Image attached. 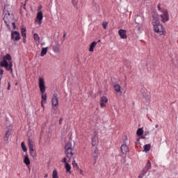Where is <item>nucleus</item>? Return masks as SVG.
I'll use <instances>...</instances> for the list:
<instances>
[{"mask_svg": "<svg viewBox=\"0 0 178 178\" xmlns=\"http://www.w3.org/2000/svg\"><path fill=\"white\" fill-rule=\"evenodd\" d=\"M159 16L161 18V22L163 23H165L169 20V14H168V10H163L161 12L160 15H158L156 13L153 14V19H152V26L154 32L157 33L160 35H163L165 34V27L161 22H159Z\"/></svg>", "mask_w": 178, "mask_h": 178, "instance_id": "f257e3e1", "label": "nucleus"}, {"mask_svg": "<svg viewBox=\"0 0 178 178\" xmlns=\"http://www.w3.org/2000/svg\"><path fill=\"white\" fill-rule=\"evenodd\" d=\"M3 20L7 26V27H10V24L13 26V30L16 29V23L15 22V15L13 14H10L9 12H6L5 15L3 17Z\"/></svg>", "mask_w": 178, "mask_h": 178, "instance_id": "f03ea898", "label": "nucleus"}, {"mask_svg": "<svg viewBox=\"0 0 178 178\" xmlns=\"http://www.w3.org/2000/svg\"><path fill=\"white\" fill-rule=\"evenodd\" d=\"M73 148H74V143L69 142L65 147V154L67 158L69 159L68 162H70V159L72 158L74 159V154H76V152L73 150Z\"/></svg>", "mask_w": 178, "mask_h": 178, "instance_id": "7ed1b4c3", "label": "nucleus"}, {"mask_svg": "<svg viewBox=\"0 0 178 178\" xmlns=\"http://www.w3.org/2000/svg\"><path fill=\"white\" fill-rule=\"evenodd\" d=\"M39 88L42 94V101H44V104H46L47 96V93L44 94V92H45V81L44 80V78L39 79Z\"/></svg>", "mask_w": 178, "mask_h": 178, "instance_id": "20e7f679", "label": "nucleus"}, {"mask_svg": "<svg viewBox=\"0 0 178 178\" xmlns=\"http://www.w3.org/2000/svg\"><path fill=\"white\" fill-rule=\"evenodd\" d=\"M28 145L31 156H32V158H35L37 156V152L34 151V141L29 138L28 140Z\"/></svg>", "mask_w": 178, "mask_h": 178, "instance_id": "39448f33", "label": "nucleus"}, {"mask_svg": "<svg viewBox=\"0 0 178 178\" xmlns=\"http://www.w3.org/2000/svg\"><path fill=\"white\" fill-rule=\"evenodd\" d=\"M42 19H44V14L42 13V11H40L38 13L36 19L35 20V23L38 22V24L41 26V24L42 23Z\"/></svg>", "mask_w": 178, "mask_h": 178, "instance_id": "423d86ee", "label": "nucleus"}, {"mask_svg": "<svg viewBox=\"0 0 178 178\" xmlns=\"http://www.w3.org/2000/svg\"><path fill=\"white\" fill-rule=\"evenodd\" d=\"M149 169H151V162L149 161V160H147L146 166L143 170L142 173L139 175V178H143L144 177V174L147 173V171Z\"/></svg>", "mask_w": 178, "mask_h": 178, "instance_id": "0eeeda50", "label": "nucleus"}, {"mask_svg": "<svg viewBox=\"0 0 178 178\" xmlns=\"http://www.w3.org/2000/svg\"><path fill=\"white\" fill-rule=\"evenodd\" d=\"M12 134V126H8L6 127V136L4 138V141L8 142L9 140V137Z\"/></svg>", "mask_w": 178, "mask_h": 178, "instance_id": "6e6552de", "label": "nucleus"}, {"mask_svg": "<svg viewBox=\"0 0 178 178\" xmlns=\"http://www.w3.org/2000/svg\"><path fill=\"white\" fill-rule=\"evenodd\" d=\"M51 104L53 105V109L56 111L58 109V106L59 105V102L58 100V97L56 96H54L51 99Z\"/></svg>", "mask_w": 178, "mask_h": 178, "instance_id": "1a4fd4ad", "label": "nucleus"}, {"mask_svg": "<svg viewBox=\"0 0 178 178\" xmlns=\"http://www.w3.org/2000/svg\"><path fill=\"white\" fill-rule=\"evenodd\" d=\"M11 38L14 40V41H19V40H20V33L17 31L12 32Z\"/></svg>", "mask_w": 178, "mask_h": 178, "instance_id": "9d476101", "label": "nucleus"}, {"mask_svg": "<svg viewBox=\"0 0 178 178\" xmlns=\"http://www.w3.org/2000/svg\"><path fill=\"white\" fill-rule=\"evenodd\" d=\"M108 103V98L106 97H102L100 98V106L101 108H106V104Z\"/></svg>", "mask_w": 178, "mask_h": 178, "instance_id": "9b49d317", "label": "nucleus"}, {"mask_svg": "<svg viewBox=\"0 0 178 178\" xmlns=\"http://www.w3.org/2000/svg\"><path fill=\"white\" fill-rule=\"evenodd\" d=\"M118 34H119L120 37L122 40H124V39L127 38V34L126 30L120 29V30L118 31Z\"/></svg>", "mask_w": 178, "mask_h": 178, "instance_id": "f8f14e48", "label": "nucleus"}, {"mask_svg": "<svg viewBox=\"0 0 178 178\" xmlns=\"http://www.w3.org/2000/svg\"><path fill=\"white\" fill-rule=\"evenodd\" d=\"M99 143L98 140V134L96 133L92 138V147H95V145H97Z\"/></svg>", "mask_w": 178, "mask_h": 178, "instance_id": "ddd939ff", "label": "nucleus"}, {"mask_svg": "<svg viewBox=\"0 0 178 178\" xmlns=\"http://www.w3.org/2000/svg\"><path fill=\"white\" fill-rule=\"evenodd\" d=\"M121 151L124 155H127V152H129V147H127V145H122Z\"/></svg>", "mask_w": 178, "mask_h": 178, "instance_id": "4468645a", "label": "nucleus"}, {"mask_svg": "<svg viewBox=\"0 0 178 178\" xmlns=\"http://www.w3.org/2000/svg\"><path fill=\"white\" fill-rule=\"evenodd\" d=\"M144 22V18L141 15H136L135 18V22L136 24H141Z\"/></svg>", "mask_w": 178, "mask_h": 178, "instance_id": "2eb2a0df", "label": "nucleus"}, {"mask_svg": "<svg viewBox=\"0 0 178 178\" xmlns=\"http://www.w3.org/2000/svg\"><path fill=\"white\" fill-rule=\"evenodd\" d=\"M97 44H98V42L94 41L92 42L90 45V47H89V52H94V48H95V47H97Z\"/></svg>", "mask_w": 178, "mask_h": 178, "instance_id": "dca6fc26", "label": "nucleus"}, {"mask_svg": "<svg viewBox=\"0 0 178 178\" xmlns=\"http://www.w3.org/2000/svg\"><path fill=\"white\" fill-rule=\"evenodd\" d=\"M114 90L116 92H119L120 95H122V87L120 85L117 84L114 86Z\"/></svg>", "mask_w": 178, "mask_h": 178, "instance_id": "f3484780", "label": "nucleus"}, {"mask_svg": "<svg viewBox=\"0 0 178 178\" xmlns=\"http://www.w3.org/2000/svg\"><path fill=\"white\" fill-rule=\"evenodd\" d=\"M60 44H59V42H56V44L53 46V50L54 51V52H60Z\"/></svg>", "mask_w": 178, "mask_h": 178, "instance_id": "a211bd4d", "label": "nucleus"}, {"mask_svg": "<svg viewBox=\"0 0 178 178\" xmlns=\"http://www.w3.org/2000/svg\"><path fill=\"white\" fill-rule=\"evenodd\" d=\"M0 66L1 67H6V69H8V66H9V64L8 63V61L3 58V61L0 63Z\"/></svg>", "mask_w": 178, "mask_h": 178, "instance_id": "6ab92c4d", "label": "nucleus"}, {"mask_svg": "<svg viewBox=\"0 0 178 178\" xmlns=\"http://www.w3.org/2000/svg\"><path fill=\"white\" fill-rule=\"evenodd\" d=\"M24 163L28 166V165H30V159L29 158V155H25L24 159Z\"/></svg>", "mask_w": 178, "mask_h": 178, "instance_id": "aec40b11", "label": "nucleus"}, {"mask_svg": "<svg viewBox=\"0 0 178 178\" xmlns=\"http://www.w3.org/2000/svg\"><path fill=\"white\" fill-rule=\"evenodd\" d=\"M65 168L67 173H72V171H71L72 166H70L69 165V163H66V164H65Z\"/></svg>", "mask_w": 178, "mask_h": 178, "instance_id": "412c9836", "label": "nucleus"}, {"mask_svg": "<svg viewBox=\"0 0 178 178\" xmlns=\"http://www.w3.org/2000/svg\"><path fill=\"white\" fill-rule=\"evenodd\" d=\"M47 51H48V47H43L42 49L40 56H44V55H47Z\"/></svg>", "mask_w": 178, "mask_h": 178, "instance_id": "4be33fe9", "label": "nucleus"}, {"mask_svg": "<svg viewBox=\"0 0 178 178\" xmlns=\"http://www.w3.org/2000/svg\"><path fill=\"white\" fill-rule=\"evenodd\" d=\"M151 149V145L150 144H147L144 145V149L143 151L145 152H148V151H149Z\"/></svg>", "mask_w": 178, "mask_h": 178, "instance_id": "5701e85b", "label": "nucleus"}, {"mask_svg": "<svg viewBox=\"0 0 178 178\" xmlns=\"http://www.w3.org/2000/svg\"><path fill=\"white\" fill-rule=\"evenodd\" d=\"M137 136H143L144 134V131L143 130V128H139L136 131Z\"/></svg>", "mask_w": 178, "mask_h": 178, "instance_id": "b1692460", "label": "nucleus"}, {"mask_svg": "<svg viewBox=\"0 0 178 178\" xmlns=\"http://www.w3.org/2000/svg\"><path fill=\"white\" fill-rule=\"evenodd\" d=\"M21 147L24 152H26L27 151V147H26V144H24V142H22Z\"/></svg>", "mask_w": 178, "mask_h": 178, "instance_id": "393cba45", "label": "nucleus"}, {"mask_svg": "<svg viewBox=\"0 0 178 178\" xmlns=\"http://www.w3.org/2000/svg\"><path fill=\"white\" fill-rule=\"evenodd\" d=\"M52 178H59V176L58 175V171L56 170H54L52 173Z\"/></svg>", "mask_w": 178, "mask_h": 178, "instance_id": "a878e982", "label": "nucleus"}, {"mask_svg": "<svg viewBox=\"0 0 178 178\" xmlns=\"http://www.w3.org/2000/svg\"><path fill=\"white\" fill-rule=\"evenodd\" d=\"M3 59H5V60H12V56H10V54H8L6 55Z\"/></svg>", "mask_w": 178, "mask_h": 178, "instance_id": "bb28decb", "label": "nucleus"}, {"mask_svg": "<svg viewBox=\"0 0 178 178\" xmlns=\"http://www.w3.org/2000/svg\"><path fill=\"white\" fill-rule=\"evenodd\" d=\"M72 165L74 166V168H76V169H79V164H77V163H76V161L74 160L72 161Z\"/></svg>", "mask_w": 178, "mask_h": 178, "instance_id": "cd10ccee", "label": "nucleus"}, {"mask_svg": "<svg viewBox=\"0 0 178 178\" xmlns=\"http://www.w3.org/2000/svg\"><path fill=\"white\" fill-rule=\"evenodd\" d=\"M33 38L35 40V41H40V36L37 33L34 34Z\"/></svg>", "mask_w": 178, "mask_h": 178, "instance_id": "c85d7f7f", "label": "nucleus"}, {"mask_svg": "<svg viewBox=\"0 0 178 178\" xmlns=\"http://www.w3.org/2000/svg\"><path fill=\"white\" fill-rule=\"evenodd\" d=\"M102 26L104 29V30H106V28L108 27V22H103L102 23Z\"/></svg>", "mask_w": 178, "mask_h": 178, "instance_id": "c756f323", "label": "nucleus"}, {"mask_svg": "<svg viewBox=\"0 0 178 178\" xmlns=\"http://www.w3.org/2000/svg\"><path fill=\"white\" fill-rule=\"evenodd\" d=\"M13 66V65L12 64V63H10V68L8 69L7 68V70H10L11 73H13V68H12Z\"/></svg>", "mask_w": 178, "mask_h": 178, "instance_id": "7c9ffc66", "label": "nucleus"}, {"mask_svg": "<svg viewBox=\"0 0 178 178\" xmlns=\"http://www.w3.org/2000/svg\"><path fill=\"white\" fill-rule=\"evenodd\" d=\"M61 162H63V163H65V165H66V163H69L67 162V159H66V157H64V158L63 159V160L61 161Z\"/></svg>", "mask_w": 178, "mask_h": 178, "instance_id": "2f4dec72", "label": "nucleus"}, {"mask_svg": "<svg viewBox=\"0 0 178 178\" xmlns=\"http://www.w3.org/2000/svg\"><path fill=\"white\" fill-rule=\"evenodd\" d=\"M77 170H79V173H80V175H81V176H84V174H83V170H81V169H77Z\"/></svg>", "mask_w": 178, "mask_h": 178, "instance_id": "473e14b6", "label": "nucleus"}, {"mask_svg": "<svg viewBox=\"0 0 178 178\" xmlns=\"http://www.w3.org/2000/svg\"><path fill=\"white\" fill-rule=\"evenodd\" d=\"M22 35L24 38H26V32H22Z\"/></svg>", "mask_w": 178, "mask_h": 178, "instance_id": "72a5a7b5", "label": "nucleus"}, {"mask_svg": "<svg viewBox=\"0 0 178 178\" xmlns=\"http://www.w3.org/2000/svg\"><path fill=\"white\" fill-rule=\"evenodd\" d=\"M41 106H42V108H43V110H44L45 109V107L44 106V101H41Z\"/></svg>", "mask_w": 178, "mask_h": 178, "instance_id": "f704fd0d", "label": "nucleus"}, {"mask_svg": "<svg viewBox=\"0 0 178 178\" xmlns=\"http://www.w3.org/2000/svg\"><path fill=\"white\" fill-rule=\"evenodd\" d=\"M22 33H26V28H21Z\"/></svg>", "mask_w": 178, "mask_h": 178, "instance_id": "c9c22d12", "label": "nucleus"}, {"mask_svg": "<svg viewBox=\"0 0 178 178\" xmlns=\"http://www.w3.org/2000/svg\"><path fill=\"white\" fill-rule=\"evenodd\" d=\"M62 122H63V119L60 118V120H59V124H62Z\"/></svg>", "mask_w": 178, "mask_h": 178, "instance_id": "e433bc0d", "label": "nucleus"}, {"mask_svg": "<svg viewBox=\"0 0 178 178\" xmlns=\"http://www.w3.org/2000/svg\"><path fill=\"white\" fill-rule=\"evenodd\" d=\"M8 90H10V82H8Z\"/></svg>", "mask_w": 178, "mask_h": 178, "instance_id": "4c0bfd02", "label": "nucleus"}, {"mask_svg": "<svg viewBox=\"0 0 178 178\" xmlns=\"http://www.w3.org/2000/svg\"><path fill=\"white\" fill-rule=\"evenodd\" d=\"M139 141H140V138H138V139H137V143H136V144H140V142H139Z\"/></svg>", "mask_w": 178, "mask_h": 178, "instance_id": "58836bf2", "label": "nucleus"}, {"mask_svg": "<svg viewBox=\"0 0 178 178\" xmlns=\"http://www.w3.org/2000/svg\"><path fill=\"white\" fill-rule=\"evenodd\" d=\"M44 177H45V178L48 177V174H46V175H44Z\"/></svg>", "mask_w": 178, "mask_h": 178, "instance_id": "ea45409f", "label": "nucleus"}, {"mask_svg": "<svg viewBox=\"0 0 178 178\" xmlns=\"http://www.w3.org/2000/svg\"><path fill=\"white\" fill-rule=\"evenodd\" d=\"M97 158H98V156H95V161H97Z\"/></svg>", "mask_w": 178, "mask_h": 178, "instance_id": "a19ab883", "label": "nucleus"}, {"mask_svg": "<svg viewBox=\"0 0 178 178\" xmlns=\"http://www.w3.org/2000/svg\"><path fill=\"white\" fill-rule=\"evenodd\" d=\"M158 8L159 10H161V7L159 6H158Z\"/></svg>", "mask_w": 178, "mask_h": 178, "instance_id": "79ce46f5", "label": "nucleus"}, {"mask_svg": "<svg viewBox=\"0 0 178 178\" xmlns=\"http://www.w3.org/2000/svg\"><path fill=\"white\" fill-rule=\"evenodd\" d=\"M24 42H26V38H24Z\"/></svg>", "mask_w": 178, "mask_h": 178, "instance_id": "37998d69", "label": "nucleus"}, {"mask_svg": "<svg viewBox=\"0 0 178 178\" xmlns=\"http://www.w3.org/2000/svg\"><path fill=\"white\" fill-rule=\"evenodd\" d=\"M24 8L26 9V3L24 5Z\"/></svg>", "mask_w": 178, "mask_h": 178, "instance_id": "c03bdc74", "label": "nucleus"}, {"mask_svg": "<svg viewBox=\"0 0 178 178\" xmlns=\"http://www.w3.org/2000/svg\"><path fill=\"white\" fill-rule=\"evenodd\" d=\"M74 1H75V0H72V3H74Z\"/></svg>", "mask_w": 178, "mask_h": 178, "instance_id": "a18cd8bd", "label": "nucleus"}, {"mask_svg": "<svg viewBox=\"0 0 178 178\" xmlns=\"http://www.w3.org/2000/svg\"><path fill=\"white\" fill-rule=\"evenodd\" d=\"M98 42H101V40H98Z\"/></svg>", "mask_w": 178, "mask_h": 178, "instance_id": "49530a36", "label": "nucleus"}, {"mask_svg": "<svg viewBox=\"0 0 178 178\" xmlns=\"http://www.w3.org/2000/svg\"><path fill=\"white\" fill-rule=\"evenodd\" d=\"M17 84H18L17 83H15V86H17Z\"/></svg>", "mask_w": 178, "mask_h": 178, "instance_id": "de8ad7c7", "label": "nucleus"}, {"mask_svg": "<svg viewBox=\"0 0 178 178\" xmlns=\"http://www.w3.org/2000/svg\"><path fill=\"white\" fill-rule=\"evenodd\" d=\"M42 45H44V43H42Z\"/></svg>", "mask_w": 178, "mask_h": 178, "instance_id": "09e8293b", "label": "nucleus"}, {"mask_svg": "<svg viewBox=\"0 0 178 178\" xmlns=\"http://www.w3.org/2000/svg\"><path fill=\"white\" fill-rule=\"evenodd\" d=\"M66 35H64V37H65Z\"/></svg>", "mask_w": 178, "mask_h": 178, "instance_id": "8fccbe9b", "label": "nucleus"}, {"mask_svg": "<svg viewBox=\"0 0 178 178\" xmlns=\"http://www.w3.org/2000/svg\"><path fill=\"white\" fill-rule=\"evenodd\" d=\"M142 138H145L144 137H142Z\"/></svg>", "mask_w": 178, "mask_h": 178, "instance_id": "3c124183", "label": "nucleus"}]
</instances>
